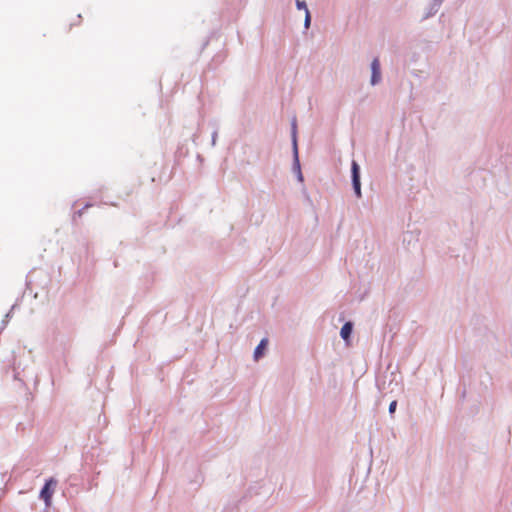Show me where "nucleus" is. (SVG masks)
Wrapping results in <instances>:
<instances>
[{
  "label": "nucleus",
  "instance_id": "obj_1",
  "mask_svg": "<svg viewBox=\"0 0 512 512\" xmlns=\"http://www.w3.org/2000/svg\"><path fill=\"white\" fill-rule=\"evenodd\" d=\"M57 485V480L53 477L46 480L44 486L42 487L39 497L42 499L46 505V507H49L51 505L52 496L54 493V488Z\"/></svg>",
  "mask_w": 512,
  "mask_h": 512
},
{
  "label": "nucleus",
  "instance_id": "obj_3",
  "mask_svg": "<svg viewBox=\"0 0 512 512\" xmlns=\"http://www.w3.org/2000/svg\"><path fill=\"white\" fill-rule=\"evenodd\" d=\"M370 69H371L370 85L376 86V85L380 84V82L382 81L381 64L377 57L372 60V62L370 64Z\"/></svg>",
  "mask_w": 512,
  "mask_h": 512
},
{
  "label": "nucleus",
  "instance_id": "obj_6",
  "mask_svg": "<svg viewBox=\"0 0 512 512\" xmlns=\"http://www.w3.org/2000/svg\"><path fill=\"white\" fill-rule=\"evenodd\" d=\"M353 332V323L348 321L343 324L340 330V336L344 341H349L351 334Z\"/></svg>",
  "mask_w": 512,
  "mask_h": 512
},
{
  "label": "nucleus",
  "instance_id": "obj_2",
  "mask_svg": "<svg viewBox=\"0 0 512 512\" xmlns=\"http://www.w3.org/2000/svg\"><path fill=\"white\" fill-rule=\"evenodd\" d=\"M351 179H352V187H353L356 197L361 198L362 192H361L360 166L355 160H353L351 163Z\"/></svg>",
  "mask_w": 512,
  "mask_h": 512
},
{
  "label": "nucleus",
  "instance_id": "obj_4",
  "mask_svg": "<svg viewBox=\"0 0 512 512\" xmlns=\"http://www.w3.org/2000/svg\"><path fill=\"white\" fill-rule=\"evenodd\" d=\"M292 170L296 174L297 180L299 182H303L304 178H303V174L301 172V166H300V161H299V156H298V147H295V149H293Z\"/></svg>",
  "mask_w": 512,
  "mask_h": 512
},
{
  "label": "nucleus",
  "instance_id": "obj_12",
  "mask_svg": "<svg viewBox=\"0 0 512 512\" xmlns=\"http://www.w3.org/2000/svg\"><path fill=\"white\" fill-rule=\"evenodd\" d=\"M396 407H397V401L396 400H393L390 405H389V408H388V411H389V414L392 415L394 414V412L396 411Z\"/></svg>",
  "mask_w": 512,
  "mask_h": 512
},
{
  "label": "nucleus",
  "instance_id": "obj_15",
  "mask_svg": "<svg viewBox=\"0 0 512 512\" xmlns=\"http://www.w3.org/2000/svg\"><path fill=\"white\" fill-rule=\"evenodd\" d=\"M433 1L441 4V0H433Z\"/></svg>",
  "mask_w": 512,
  "mask_h": 512
},
{
  "label": "nucleus",
  "instance_id": "obj_11",
  "mask_svg": "<svg viewBox=\"0 0 512 512\" xmlns=\"http://www.w3.org/2000/svg\"><path fill=\"white\" fill-rule=\"evenodd\" d=\"M310 25H311V15H310V12H309V11H307V12L305 13L304 27H305L306 29H308V28L310 27Z\"/></svg>",
  "mask_w": 512,
  "mask_h": 512
},
{
  "label": "nucleus",
  "instance_id": "obj_5",
  "mask_svg": "<svg viewBox=\"0 0 512 512\" xmlns=\"http://www.w3.org/2000/svg\"><path fill=\"white\" fill-rule=\"evenodd\" d=\"M439 8L440 3L433 2L432 4H430L427 8H425L421 21L427 20L436 15V13L439 11Z\"/></svg>",
  "mask_w": 512,
  "mask_h": 512
},
{
  "label": "nucleus",
  "instance_id": "obj_8",
  "mask_svg": "<svg viewBox=\"0 0 512 512\" xmlns=\"http://www.w3.org/2000/svg\"><path fill=\"white\" fill-rule=\"evenodd\" d=\"M291 136H292V146H293V149H295V147H297V124H296V119L294 118L292 120V123H291Z\"/></svg>",
  "mask_w": 512,
  "mask_h": 512
},
{
  "label": "nucleus",
  "instance_id": "obj_9",
  "mask_svg": "<svg viewBox=\"0 0 512 512\" xmlns=\"http://www.w3.org/2000/svg\"><path fill=\"white\" fill-rule=\"evenodd\" d=\"M296 7L298 10H304L305 13L309 11L306 2L303 0H296Z\"/></svg>",
  "mask_w": 512,
  "mask_h": 512
},
{
  "label": "nucleus",
  "instance_id": "obj_10",
  "mask_svg": "<svg viewBox=\"0 0 512 512\" xmlns=\"http://www.w3.org/2000/svg\"><path fill=\"white\" fill-rule=\"evenodd\" d=\"M15 308V306H12L11 310L5 315V318L3 319L2 321V326L0 328V332L6 327L10 317H11V313H12V310Z\"/></svg>",
  "mask_w": 512,
  "mask_h": 512
},
{
  "label": "nucleus",
  "instance_id": "obj_13",
  "mask_svg": "<svg viewBox=\"0 0 512 512\" xmlns=\"http://www.w3.org/2000/svg\"><path fill=\"white\" fill-rule=\"evenodd\" d=\"M217 137H218V129H217V127H215V129L212 133V139H211L212 146L216 145Z\"/></svg>",
  "mask_w": 512,
  "mask_h": 512
},
{
  "label": "nucleus",
  "instance_id": "obj_7",
  "mask_svg": "<svg viewBox=\"0 0 512 512\" xmlns=\"http://www.w3.org/2000/svg\"><path fill=\"white\" fill-rule=\"evenodd\" d=\"M268 340L266 338L262 339L260 343L256 346L253 357L255 361H258L264 354V351L267 347Z\"/></svg>",
  "mask_w": 512,
  "mask_h": 512
},
{
  "label": "nucleus",
  "instance_id": "obj_14",
  "mask_svg": "<svg viewBox=\"0 0 512 512\" xmlns=\"http://www.w3.org/2000/svg\"><path fill=\"white\" fill-rule=\"evenodd\" d=\"M77 214H78L79 216H81V215H82V210H79V211L77 212Z\"/></svg>",
  "mask_w": 512,
  "mask_h": 512
}]
</instances>
